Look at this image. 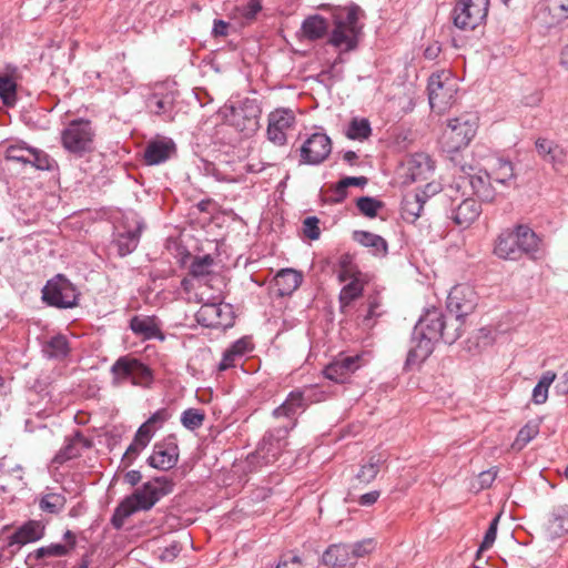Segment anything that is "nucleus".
<instances>
[{"mask_svg": "<svg viewBox=\"0 0 568 568\" xmlns=\"http://www.w3.org/2000/svg\"><path fill=\"white\" fill-rule=\"evenodd\" d=\"M498 523H499V516H496L489 524V527L488 529L486 530V534L484 536V539L477 550V560L480 559V555L483 551L489 549L493 544L495 542L496 540V536H497V527H498Z\"/></svg>", "mask_w": 568, "mask_h": 568, "instance_id": "6e6d98bb", "label": "nucleus"}, {"mask_svg": "<svg viewBox=\"0 0 568 568\" xmlns=\"http://www.w3.org/2000/svg\"><path fill=\"white\" fill-rule=\"evenodd\" d=\"M262 10L261 0H248L242 8V14L244 18L252 20Z\"/></svg>", "mask_w": 568, "mask_h": 568, "instance_id": "e2e57ef3", "label": "nucleus"}, {"mask_svg": "<svg viewBox=\"0 0 568 568\" xmlns=\"http://www.w3.org/2000/svg\"><path fill=\"white\" fill-rule=\"evenodd\" d=\"M516 231L521 257L527 255L530 258H537V254L540 251V239L538 235L527 225H517Z\"/></svg>", "mask_w": 568, "mask_h": 568, "instance_id": "c756f323", "label": "nucleus"}, {"mask_svg": "<svg viewBox=\"0 0 568 568\" xmlns=\"http://www.w3.org/2000/svg\"><path fill=\"white\" fill-rule=\"evenodd\" d=\"M496 476H497V470H495V469L481 471L478 475L479 488L484 489V488L490 487L491 484L494 483Z\"/></svg>", "mask_w": 568, "mask_h": 568, "instance_id": "0e129e2a", "label": "nucleus"}, {"mask_svg": "<svg viewBox=\"0 0 568 568\" xmlns=\"http://www.w3.org/2000/svg\"><path fill=\"white\" fill-rule=\"evenodd\" d=\"M372 129L368 120L366 119H353L347 129V138L352 140H362L368 138Z\"/></svg>", "mask_w": 568, "mask_h": 568, "instance_id": "603ef678", "label": "nucleus"}, {"mask_svg": "<svg viewBox=\"0 0 568 568\" xmlns=\"http://www.w3.org/2000/svg\"><path fill=\"white\" fill-rule=\"evenodd\" d=\"M42 301L52 307L72 308L78 305L79 292L63 274L50 278L42 291Z\"/></svg>", "mask_w": 568, "mask_h": 568, "instance_id": "0eeeda50", "label": "nucleus"}, {"mask_svg": "<svg viewBox=\"0 0 568 568\" xmlns=\"http://www.w3.org/2000/svg\"><path fill=\"white\" fill-rule=\"evenodd\" d=\"M338 280L341 282H346L351 277H355L362 275V273L357 270V266L354 263L353 255L348 253H344L338 258Z\"/></svg>", "mask_w": 568, "mask_h": 568, "instance_id": "09e8293b", "label": "nucleus"}, {"mask_svg": "<svg viewBox=\"0 0 568 568\" xmlns=\"http://www.w3.org/2000/svg\"><path fill=\"white\" fill-rule=\"evenodd\" d=\"M469 184L474 193L483 202H493L498 194H503V190L494 183L486 170H479L475 174H469Z\"/></svg>", "mask_w": 568, "mask_h": 568, "instance_id": "4be33fe9", "label": "nucleus"}, {"mask_svg": "<svg viewBox=\"0 0 568 568\" xmlns=\"http://www.w3.org/2000/svg\"><path fill=\"white\" fill-rule=\"evenodd\" d=\"M181 551V546L179 542H172L170 546L165 547L161 555H160V558L161 560H164V561H172L174 558H176V556L180 554Z\"/></svg>", "mask_w": 568, "mask_h": 568, "instance_id": "69168bd1", "label": "nucleus"}, {"mask_svg": "<svg viewBox=\"0 0 568 568\" xmlns=\"http://www.w3.org/2000/svg\"><path fill=\"white\" fill-rule=\"evenodd\" d=\"M481 206L474 199H464L458 204L452 206L449 217L453 222L463 227H469L480 215Z\"/></svg>", "mask_w": 568, "mask_h": 568, "instance_id": "412c9836", "label": "nucleus"}, {"mask_svg": "<svg viewBox=\"0 0 568 568\" xmlns=\"http://www.w3.org/2000/svg\"><path fill=\"white\" fill-rule=\"evenodd\" d=\"M476 303L477 295L474 288L465 284L454 286L447 297L448 311L462 320L474 311Z\"/></svg>", "mask_w": 568, "mask_h": 568, "instance_id": "dca6fc26", "label": "nucleus"}, {"mask_svg": "<svg viewBox=\"0 0 568 568\" xmlns=\"http://www.w3.org/2000/svg\"><path fill=\"white\" fill-rule=\"evenodd\" d=\"M44 535V526L40 521H28L16 530L8 540V547L19 550L23 545L37 541Z\"/></svg>", "mask_w": 568, "mask_h": 568, "instance_id": "393cba45", "label": "nucleus"}, {"mask_svg": "<svg viewBox=\"0 0 568 568\" xmlns=\"http://www.w3.org/2000/svg\"><path fill=\"white\" fill-rule=\"evenodd\" d=\"M547 530L554 538L568 532V506H560L552 513Z\"/></svg>", "mask_w": 568, "mask_h": 568, "instance_id": "58836bf2", "label": "nucleus"}, {"mask_svg": "<svg viewBox=\"0 0 568 568\" xmlns=\"http://www.w3.org/2000/svg\"><path fill=\"white\" fill-rule=\"evenodd\" d=\"M359 212L367 217H375L384 206L383 202L371 196H362L356 202Z\"/></svg>", "mask_w": 568, "mask_h": 568, "instance_id": "5fc2aeb1", "label": "nucleus"}, {"mask_svg": "<svg viewBox=\"0 0 568 568\" xmlns=\"http://www.w3.org/2000/svg\"><path fill=\"white\" fill-rule=\"evenodd\" d=\"M406 171V176L412 182L426 181L434 173V162L426 153H415L407 160Z\"/></svg>", "mask_w": 568, "mask_h": 568, "instance_id": "b1692460", "label": "nucleus"}, {"mask_svg": "<svg viewBox=\"0 0 568 568\" xmlns=\"http://www.w3.org/2000/svg\"><path fill=\"white\" fill-rule=\"evenodd\" d=\"M200 325L226 328L233 325V308L226 303H204L195 314Z\"/></svg>", "mask_w": 568, "mask_h": 568, "instance_id": "f8f14e48", "label": "nucleus"}, {"mask_svg": "<svg viewBox=\"0 0 568 568\" xmlns=\"http://www.w3.org/2000/svg\"><path fill=\"white\" fill-rule=\"evenodd\" d=\"M110 372L112 383L116 386L131 382L132 385L148 387L153 381L151 369L140 359L130 355L119 357L111 366Z\"/></svg>", "mask_w": 568, "mask_h": 568, "instance_id": "423d86ee", "label": "nucleus"}, {"mask_svg": "<svg viewBox=\"0 0 568 568\" xmlns=\"http://www.w3.org/2000/svg\"><path fill=\"white\" fill-rule=\"evenodd\" d=\"M151 439L152 438L144 434L143 430L138 428L132 443L129 445L122 457V464L124 467H128L133 463L139 454L150 444Z\"/></svg>", "mask_w": 568, "mask_h": 568, "instance_id": "ea45409f", "label": "nucleus"}, {"mask_svg": "<svg viewBox=\"0 0 568 568\" xmlns=\"http://www.w3.org/2000/svg\"><path fill=\"white\" fill-rule=\"evenodd\" d=\"M538 155L551 164L555 170L564 165L567 153L565 149L552 140L546 138H538L535 142Z\"/></svg>", "mask_w": 568, "mask_h": 568, "instance_id": "a878e982", "label": "nucleus"}, {"mask_svg": "<svg viewBox=\"0 0 568 568\" xmlns=\"http://www.w3.org/2000/svg\"><path fill=\"white\" fill-rule=\"evenodd\" d=\"M77 546V536L73 531L67 530L63 535V542H53L38 548L33 556L36 559L45 557H65L74 550Z\"/></svg>", "mask_w": 568, "mask_h": 568, "instance_id": "bb28decb", "label": "nucleus"}, {"mask_svg": "<svg viewBox=\"0 0 568 568\" xmlns=\"http://www.w3.org/2000/svg\"><path fill=\"white\" fill-rule=\"evenodd\" d=\"M427 90L430 108L438 113L445 112L455 102L458 91L456 80L446 71L433 73Z\"/></svg>", "mask_w": 568, "mask_h": 568, "instance_id": "6e6552de", "label": "nucleus"}, {"mask_svg": "<svg viewBox=\"0 0 568 568\" xmlns=\"http://www.w3.org/2000/svg\"><path fill=\"white\" fill-rule=\"evenodd\" d=\"M385 456L381 453L371 454L367 458V462L361 466L359 470L355 475V480H357L359 484L368 485L376 478L379 468L385 463Z\"/></svg>", "mask_w": 568, "mask_h": 568, "instance_id": "72a5a7b5", "label": "nucleus"}, {"mask_svg": "<svg viewBox=\"0 0 568 568\" xmlns=\"http://www.w3.org/2000/svg\"><path fill=\"white\" fill-rule=\"evenodd\" d=\"M204 419L205 414L199 408H187L181 415V423L189 430L202 427Z\"/></svg>", "mask_w": 568, "mask_h": 568, "instance_id": "3c124183", "label": "nucleus"}, {"mask_svg": "<svg viewBox=\"0 0 568 568\" xmlns=\"http://www.w3.org/2000/svg\"><path fill=\"white\" fill-rule=\"evenodd\" d=\"M275 568H304L301 558L296 555H284Z\"/></svg>", "mask_w": 568, "mask_h": 568, "instance_id": "680f3d73", "label": "nucleus"}, {"mask_svg": "<svg viewBox=\"0 0 568 568\" xmlns=\"http://www.w3.org/2000/svg\"><path fill=\"white\" fill-rule=\"evenodd\" d=\"M178 459L179 447L175 443V438L170 436L153 446V452L148 458V464L156 469L169 470L176 465Z\"/></svg>", "mask_w": 568, "mask_h": 568, "instance_id": "6ab92c4d", "label": "nucleus"}, {"mask_svg": "<svg viewBox=\"0 0 568 568\" xmlns=\"http://www.w3.org/2000/svg\"><path fill=\"white\" fill-rule=\"evenodd\" d=\"M494 253L503 260L518 261L521 258L516 227L503 231L495 243Z\"/></svg>", "mask_w": 568, "mask_h": 568, "instance_id": "5701e85b", "label": "nucleus"}, {"mask_svg": "<svg viewBox=\"0 0 568 568\" xmlns=\"http://www.w3.org/2000/svg\"><path fill=\"white\" fill-rule=\"evenodd\" d=\"M170 416L171 415L166 408L158 409L139 427V429L143 430L144 434L152 438L155 432L164 425Z\"/></svg>", "mask_w": 568, "mask_h": 568, "instance_id": "49530a36", "label": "nucleus"}, {"mask_svg": "<svg viewBox=\"0 0 568 568\" xmlns=\"http://www.w3.org/2000/svg\"><path fill=\"white\" fill-rule=\"evenodd\" d=\"M230 349L235 356L241 358L243 355L252 351V344L248 338L243 337L234 342Z\"/></svg>", "mask_w": 568, "mask_h": 568, "instance_id": "052dcab7", "label": "nucleus"}, {"mask_svg": "<svg viewBox=\"0 0 568 568\" xmlns=\"http://www.w3.org/2000/svg\"><path fill=\"white\" fill-rule=\"evenodd\" d=\"M348 546L352 548L351 556L354 557V565L359 558L371 554L375 548L373 539H364L354 544H348Z\"/></svg>", "mask_w": 568, "mask_h": 568, "instance_id": "4d7b16f0", "label": "nucleus"}, {"mask_svg": "<svg viewBox=\"0 0 568 568\" xmlns=\"http://www.w3.org/2000/svg\"><path fill=\"white\" fill-rule=\"evenodd\" d=\"M239 356H235L230 348H227L224 354L223 358L219 364L220 371H226L231 367H234L236 365V361L239 359Z\"/></svg>", "mask_w": 568, "mask_h": 568, "instance_id": "338daca9", "label": "nucleus"}, {"mask_svg": "<svg viewBox=\"0 0 568 568\" xmlns=\"http://www.w3.org/2000/svg\"><path fill=\"white\" fill-rule=\"evenodd\" d=\"M6 159L9 161L30 164L38 170H52L54 161L42 150L31 148L23 141L11 143L6 149Z\"/></svg>", "mask_w": 568, "mask_h": 568, "instance_id": "9b49d317", "label": "nucleus"}, {"mask_svg": "<svg viewBox=\"0 0 568 568\" xmlns=\"http://www.w3.org/2000/svg\"><path fill=\"white\" fill-rule=\"evenodd\" d=\"M142 230L143 224L139 221H135V225L133 229H128L116 234V237L113 243L120 256H126L138 247Z\"/></svg>", "mask_w": 568, "mask_h": 568, "instance_id": "cd10ccee", "label": "nucleus"}, {"mask_svg": "<svg viewBox=\"0 0 568 568\" xmlns=\"http://www.w3.org/2000/svg\"><path fill=\"white\" fill-rule=\"evenodd\" d=\"M214 258L211 255L196 256L190 265V275L196 280H205L212 274Z\"/></svg>", "mask_w": 568, "mask_h": 568, "instance_id": "a18cd8bd", "label": "nucleus"}, {"mask_svg": "<svg viewBox=\"0 0 568 568\" xmlns=\"http://www.w3.org/2000/svg\"><path fill=\"white\" fill-rule=\"evenodd\" d=\"M172 490V484L166 477H155L143 484L130 496L125 497L114 509L111 524L115 529H121L128 517L136 511L150 510L163 496Z\"/></svg>", "mask_w": 568, "mask_h": 568, "instance_id": "f257e3e1", "label": "nucleus"}, {"mask_svg": "<svg viewBox=\"0 0 568 568\" xmlns=\"http://www.w3.org/2000/svg\"><path fill=\"white\" fill-rule=\"evenodd\" d=\"M363 365V356L339 354L324 368V376L335 383H345Z\"/></svg>", "mask_w": 568, "mask_h": 568, "instance_id": "f3484780", "label": "nucleus"}, {"mask_svg": "<svg viewBox=\"0 0 568 568\" xmlns=\"http://www.w3.org/2000/svg\"><path fill=\"white\" fill-rule=\"evenodd\" d=\"M477 131V116L463 114L452 119L440 138V144L445 152L454 153L466 148Z\"/></svg>", "mask_w": 568, "mask_h": 568, "instance_id": "20e7f679", "label": "nucleus"}, {"mask_svg": "<svg viewBox=\"0 0 568 568\" xmlns=\"http://www.w3.org/2000/svg\"><path fill=\"white\" fill-rule=\"evenodd\" d=\"M295 125V114L290 109H276L268 114L267 139L276 145H284L287 131Z\"/></svg>", "mask_w": 568, "mask_h": 568, "instance_id": "4468645a", "label": "nucleus"}, {"mask_svg": "<svg viewBox=\"0 0 568 568\" xmlns=\"http://www.w3.org/2000/svg\"><path fill=\"white\" fill-rule=\"evenodd\" d=\"M488 8L489 0H457L450 17L456 28L474 30L485 21Z\"/></svg>", "mask_w": 568, "mask_h": 568, "instance_id": "1a4fd4ad", "label": "nucleus"}, {"mask_svg": "<svg viewBox=\"0 0 568 568\" xmlns=\"http://www.w3.org/2000/svg\"><path fill=\"white\" fill-rule=\"evenodd\" d=\"M444 315L440 310L428 308L416 323L412 346L407 354L406 365L412 366L426 361L434 351L435 343L440 338Z\"/></svg>", "mask_w": 568, "mask_h": 568, "instance_id": "f03ea898", "label": "nucleus"}, {"mask_svg": "<svg viewBox=\"0 0 568 568\" xmlns=\"http://www.w3.org/2000/svg\"><path fill=\"white\" fill-rule=\"evenodd\" d=\"M332 152V141L325 133H313L301 146V164H321Z\"/></svg>", "mask_w": 568, "mask_h": 568, "instance_id": "2eb2a0df", "label": "nucleus"}, {"mask_svg": "<svg viewBox=\"0 0 568 568\" xmlns=\"http://www.w3.org/2000/svg\"><path fill=\"white\" fill-rule=\"evenodd\" d=\"M311 389L306 390H300L295 389L292 390L283 404H281L278 407H276L272 415L275 418L285 417L290 420V424L284 426L283 428L278 429V434H283L285 436L290 429H292L296 425V415L298 410H304L308 404L310 396L306 395V392H310Z\"/></svg>", "mask_w": 568, "mask_h": 568, "instance_id": "ddd939ff", "label": "nucleus"}, {"mask_svg": "<svg viewBox=\"0 0 568 568\" xmlns=\"http://www.w3.org/2000/svg\"><path fill=\"white\" fill-rule=\"evenodd\" d=\"M329 24L327 20L320 16L314 14L307 17L301 27L302 34L310 41L323 39L328 32Z\"/></svg>", "mask_w": 568, "mask_h": 568, "instance_id": "2f4dec72", "label": "nucleus"}, {"mask_svg": "<svg viewBox=\"0 0 568 568\" xmlns=\"http://www.w3.org/2000/svg\"><path fill=\"white\" fill-rule=\"evenodd\" d=\"M320 220L316 216H308L303 222V232L310 240H317L321 235L318 227Z\"/></svg>", "mask_w": 568, "mask_h": 568, "instance_id": "13d9d810", "label": "nucleus"}, {"mask_svg": "<svg viewBox=\"0 0 568 568\" xmlns=\"http://www.w3.org/2000/svg\"><path fill=\"white\" fill-rule=\"evenodd\" d=\"M348 281L349 283L342 288L339 294L342 307L349 305L354 300L359 297L364 290L362 275L351 277Z\"/></svg>", "mask_w": 568, "mask_h": 568, "instance_id": "37998d69", "label": "nucleus"}, {"mask_svg": "<svg viewBox=\"0 0 568 568\" xmlns=\"http://www.w3.org/2000/svg\"><path fill=\"white\" fill-rule=\"evenodd\" d=\"M353 239L361 245L371 248L372 253L375 255H386L387 253V242L382 236L366 232V231H355L353 233Z\"/></svg>", "mask_w": 568, "mask_h": 568, "instance_id": "f704fd0d", "label": "nucleus"}, {"mask_svg": "<svg viewBox=\"0 0 568 568\" xmlns=\"http://www.w3.org/2000/svg\"><path fill=\"white\" fill-rule=\"evenodd\" d=\"M352 548L348 544H336L329 546L322 556L324 565L331 567L354 566V557L351 556Z\"/></svg>", "mask_w": 568, "mask_h": 568, "instance_id": "c85d7f7f", "label": "nucleus"}, {"mask_svg": "<svg viewBox=\"0 0 568 568\" xmlns=\"http://www.w3.org/2000/svg\"><path fill=\"white\" fill-rule=\"evenodd\" d=\"M175 151V143L171 139H156L146 144L143 159L148 165H158L171 159Z\"/></svg>", "mask_w": 568, "mask_h": 568, "instance_id": "aec40b11", "label": "nucleus"}, {"mask_svg": "<svg viewBox=\"0 0 568 568\" xmlns=\"http://www.w3.org/2000/svg\"><path fill=\"white\" fill-rule=\"evenodd\" d=\"M65 505V498L61 494H47L44 495L40 500V508L43 511L50 513V514H58L60 510L63 509Z\"/></svg>", "mask_w": 568, "mask_h": 568, "instance_id": "864d4df0", "label": "nucleus"}, {"mask_svg": "<svg viewBox=\"0 0 568 568\" xmlns=\"http://www.w3.org/2000/svg\"><path fill=\"white\" fill-rule=\"evenodd\" d=\"M488 174L503 191L515 182L514 165L508 160L497 159Z\"/></svg>", "mask_w": 568, "mask_h": 568, "instance_id": "473e14b6", "label": "nucleus"}, {"mask_svg": "<svg viewBox=\"0 0 568 568\" xmlns=\"http://www.w3.org/2000/svg\"><path fill=\"white\" fill-rule=\"evenodd\" d=\"M358 6L339 7L333 11V31L328 42L341 48L344 51L354 50L358 43L361 27L358 26L359 13Z\"/></svg>", "mask_w": 568, "mask_h": 568, "instance_id": "7ed1b4c3", "label": "nucleus"}, {"mask_svg": "<svg viewBox=\"0 0 568 568\" xmlns=\"http://www.w3.org/2000/svg\"><path fill=\"white\" fill-rule=\"evenodd\" d=\"M425 203H426V192L406 195L403 201V206H402V212H403L404 219H406L410 222H414L415 220H417L422 214Z\"/></svg>", "mask_w": 568, "mask_h": 568, "instance_id": "4c0bfd02", "label": "nucleus"}, {"mask_svg": "<svg viewBox=\"0 0 568 568\" xmlns=\"http://www.w3.org/2000/svg\"><path fill=\"white\" fill-rule=\"evenodd\" d=\"M464 320L450 316L444 318L440 338L446 344L455 343L463 334Z\"/></svg>", "mask_w": 568, "mask_h": 568, "instance_id": "a19ab883", "label": "nucleus"}, {"mask_svg": "<svg viewBox=\"0 0 568 568\" xmlns=\"http://www.w3.org/2000/svg\"><path fill=\"white\" fill-rule=\"evenodd\" d=\"M367 184L365 176H346L339 181L341 189H347L348 186H361Z\"/></svg>", "mask_w": 568, "mask_h": 568, "instance_id": "774afa93", "label": "nucleus"}, {"mask_svg": "<svg viewBox=\"0 0 568 568\" xmlns=\"http://www.w3.org/2000/svg\"><path fill=\"white\" fill-rule=\"evenodd\" d=\"M261 106L255 99L245 98L231 105L225 112V121L245 136L253 135L260 128Z\"/></svg>", "mask_w": 568, "mask_h": 568, "instance_id": "39448f33", "label": "nucleus"}, {"mask_svg": "<svg viewBox=\"0 0 568 568\" xmlns=\"http://www.w3.org/2000/svg\"><path fill=\"white\" fill-rule=\"evenodd\" d=\"M0 99L9 106L17 101V83L8 74H0Z\"/></svg>", "mask_w": 568, "mask_h": 568, "instance_id": "de8ad7c7", "label": "nucleus"}, {"mask_svg": "<svg viewBox=\"0 0 568 568\" xmlns=\"http://www.w3.org/2000/svg\"><path fill=\"white\" fill-rule=\"evenodd\" d=\"M301 274L292 268L281 270L275 276V284L282 296L294 292L301 285Z\"/></svg>", "mask_w": 568, "mask_h": 568, "instance_id": "e433bc0d", "label": "nucleus"}, {"mask_svg": "<svg viewBox=\"0 0 568 568\" xmlns=\"http://www.w3.org/2000/svg\"><path fill=\"white\" fill-rule=\"evenodd\" d=\"M176 100V93L169 90L165 85H156L153 92L146 98L148 110L164 120H173V109Z\"/></svg>", "mask_w": 568, "mask_h": 568, "instance_id": "a211bd4d", "label": "nucleus"}, {"mask_svg": "<svg viewBox=\"0 0 568 568\" xmlns=\"http://www.w3.org/2000/svg\"><path fill=\"white\" fill-rule=\"evenodd\" d=\"M549 9L558 19L568 18V0H549Z\"/></svg>", "mask_w": 568, "mask_h": 568, "instance_id": "bf43d9fd", "label": "nucleus"}, {"mask_svg": "<svg viewBox=\"0 0 568 568\" xmlns=\"http://www.w3.org/2000/svg\"><path fill=\"white\" fill-rule=\"evenodd\" d=\"M82 446L89 447L90 443L80 432H77L74 436L67 438L64 446L54 456L53 463L61 465L67 460L78 457Z\"/></svg>", "mask_w": 568, "mask_h": 568, "instance_id": "7c9ffc66", "label": "nucleus"}, {"mask_svg": "<svg viewBox=\"0 0 568 568\" xmlns=\"http://www.w3.org/2000/svg\"><path fill=\"white\" fill-rule=\"evenodd\" d=\"M130 328L136 335H141L145 339H151L161 334L160 327L154 317L134 316L130 321Z\"/></svg>", "mask_w": 568, "mask_h": 568, "instance_id": "c9c22d12", "label": "nucleus"}, {"mask_svg": "<svg viewBox=\"0 0 568 568\" xmlns=\"http://www.w3.org/2000/svg\"><path fill=\"white\" fill-rule=\"evenodd\" d=\"M94 130L88 120H73L62 131V145L69 152L82 155L93 149Z\"/></svg>", "mask_w": 568, "mask_h": 568, "instance_id": "9d476101", "label": "nucleus"}, {"mask_svg": "<svg viewBox=\"0 0 568 568\" xmlns=\"http://www.w3.org/2000/svg\"><path fill=\"white\" fill-rule=\"evenodd\" d=\"M43 352L50 358H64L70 352L69 342L65 336L55 335L45 343Z\"/></svg>", "mask_w": 568, "mask_h": 568, "instance_id": "79ce46f5", "label": "nucleus"}, {"mask_svg": "<svg viewBox=\"0 0 568 568\" xmlns=\"http://www.w3.org/2000/svg\"><path fill=\"white\" fill-rule=\"evenodd\" d=\"M539 433V424L536 422L527 423L517 434L513 444L515 449H523L530 440H532Z\"/></svg>", "mask_w": 568, "mask_h": 568, "instance_id": "8fccbe9b", "label": "nucleus"}, {"mask_svg": "<svg viewBox=\"0 0 568 568\" xmlns=\"http://www.w3.org/2000/svg\"><path fill=\"white\" fill-rule=\"evenodd\" d=\"M556 373L552 371L545 372L539 378L537 385L532 389L531 400L537 404L546 403L548 398V389L556 379Z\"/></svg>", "mask_w": 568, "mask_h": 568, "instance_id": "c03bdc74", "label": "nucleus"}]
</instances>
